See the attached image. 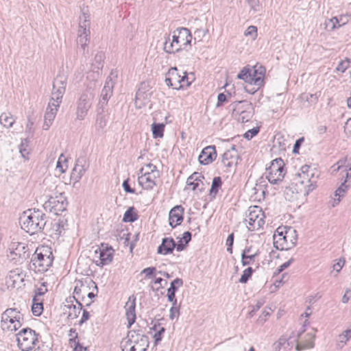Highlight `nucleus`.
I'll use <instances>...</instances> for the list:
<instances>
[{"label":"nucleus","instance_id":"f257e3e1","mask_svg":"<svg viewBox=\"0 0 351 351\" xmlns=\"http://www.w3.org/2000/svg\"><path fill=\"white\" fill-rule=\"evenodd\" d=\"M192 35L189 29L186 27L178 28L173 32L171 36L169 35L165 38L163 44V49L166 53H175L186 49L191 45Z\"/></svg>","mask_w":351,"mask_h":351},{"label":"nucleus","instance_id":"f03ea898","mask_svg":"<svg viewBox=\"0 0 351 351\" xmlns=\"http://www.w3.org/2000/svg\"><path fill=\"white\" fill-rule=\"evenodd\" d=\"M21 228L30 234L40 232L46 224V216L39 210L29 209L20 217Z\"/></svg>","mask_w":351,"mask_h":351},{"label":"nucleus","instance_id":"7ed1b4c3","mask_svg":"<svg viewBox=\"0 0 351 351\" xmlns=\"http://www.w3.org/2000/svg\"><path fill=\"white\" fill-rule=\"evenodd\" d=\"M274 245L280 250H288L293 247L297 243L296 230L291 228L285 230V227L276 229L274 236Z\"/></svg>","mask_w":351,"mask_h":351},{"label":"nucleus","instance_id":"20e7f679","mask_svg":"<svg viewBox=\"0 0 351 351\" xmlns=\"http://www.w3.org/2000/svg\"><path fill=\"white\" fill-rule=\"evenodd\" d=\"M317 170L310 165H303L300 171L295 174L296 184L304 185V191L308 193L315 188L316 179L318 178Z\"/></svg>","mask_w":351,"mask_h":351},{"label":"nucleus","instance_id":"39448f33","mask_svg":"<svg viewBox=\"0 0 351 351\" xmlns=\"http://www.w3.org/2000/svg\"><path fill=\"white\" fill-rule=\"evenodd\" d=\"M53 261L52 252L48 247L37 248L32 258V263L34 266V269H37L39 272L47 271L51 266Z\"/></svg>","mask_w":351,"mask_h":351},{"label":"nucleus","instance_id":"423d86ee","mask_svg":"<svg viewBox=\"0 0 351 351\" xmlns=\"http://www.w3.org/2000/svg\"><path fill=\"white\" fill-rule=\"evenodd\" d=\"M141 176H138V184L145 190H151L156 185V180L159 177V171L156 167L149 163L145 167L140 170Z\"/></svg>","mask_w":351,"mask_h":351},{"label":"nucleus","instance_id":"0eeeda50","mask_svg":"<svg viewBox=\"0 0 351 351\" xmlns=\"http://www.w3.org/2000/svg\"><path fill=\"white\" fill-rule=\"evenodd\" d=\"M265 216L264 212L258 206H250L248 208L246 218L247 228L250 231L258 230L265 224Z\"/></svg>","mask_w":351,"mask_h":351},{"label":"nucleus","instance_id":"6e6552de","mask_svg":"<svg viewBox=\"0 0 351 351\" xmlns=\"http://www.w3.org/2000/svg\"><path fill=\"white\" fill-rule=\"evenodd\" d=\"M284 161L280 158L273 160L267 169V178L270 184H278L281 182L285 175Z\"/></svg>","mask_w":351,"mask_h":351},{"label":"nucleus","instance_id":"1a4fd4ad","mask_svg":"<svg viewBox=\"0 0 351 351\" xmlns=\"http://www.w3.org/2000/svg\"><path fill=\"white\" fill-rule=\"evenodd\" d=\"M84 21H80L77 31V45L78 48L85 55L88 52V44L90 40V25L88 21V16L83 14Z\"/></svg>","mask_w":351,"mask_h":351},{"label":"nucleus","instance_id":"9d476101","mask_svg":"<svg viewBox=\"0 0 351 351\" xmlns=\"http://www.w3.org/2000/svg\"><path fill=\"white\" fill-rule=\"evenodd\" d=\"M37 341V335L31 328H23L17 334L18 346L22 351L32 350Z\"/></svg>","mask_w":351,"mask_h":351},{"label":"nucleus","instance_id":"9b49d317","mask_svg":"<svg viewBox=\"0 0 351 351\" xmlns=\"http://www.w3.org/2000/svg\"><path fill=\"white\" fill-rule=\"evenodd\" d=\"M94 95L90 89H86L80 96L77 101L76 118L78 120H84L88 111L91 107Z\"/></svg>","mask_w":351,"mask_h":351},{"label":"nucleus","instance_id":"f8f14e48","mask_svg":"<svg viewBox=\"0 0 351 351\" xmlns=\"http://www.w3.org/2000/svg\"><path fill=\"white\" fill-rule=\"evenodd\" d=\"M66 206V198L62 193H60L55 197H50L43 204L44 209L46 211L53 213L55 215H59V213L65 210Z\"/></svg>","mask_w":351,"mask_h":351},{"label":"nucleus","instance_id":"ddd939ff","mask_svg":"<svg viewBox=\"0 0 351 351\" xmlns=\"http://www.w3.org/2000/svg\"><path fill=\"white\" fill-rule=\"evenodd\" d=\"M66 80L64 77H58L53 84V89L50 101L56 103V106L62 103L63 95L65 93Z\"/></svg>","mask_w":351,"mask_h":351},{"label":"nucleus","instance_id":"4468645a","mask_svg":"<svg viewBox=\"0 0 351 351\" xmlns=\"http://www.w3.org/2000/svg\"><path fill=\"white\" fill-rule=\"evenodd\" d=\"M112 75L113 73H111L110 75L107 77L105 85L101 93V99L99 102V108L101 109V111L104 110L105 106L107 104L109 99L112 95V90L115 84V81L113 79ZM116 77L117 75L114 76V77Z\"/></svg>","mask_w":351,"mask_h":351},{"label":"nucleus","instance_id":"2eb2a0df","mask_svg":"<svg viewBox=\"0 0 351 351\" xmlns=\"http://www.w3.org/2000/svg\"><path fill=\"white\" fill-rule=\"evenodd\" d=\"M66 304L64 306V313L67 314V318L74 319L80 315L82 304L74 296L66 299Z\"/></svg>","mask_w":351,"mask_h":351},{"label":"nucleus","instance_id":"dca6fc26","mask_svg":"<svg viewBox=\"0 0 351 351\" xmlns=\"http://www.w3.org/2000/svg\"><path fill=\"white\" fill-rule=\"evenodd\" d=\"M151 94V92H149L145 84H141V86L136 93L134 100L135 107L137 109H141L145 106L149 102Z\"/></svg>","mask_w":351,"mask_h":351},{"label":"nucleus","instance_id":"f3484780","mask_svg":"<svg viewBox=\"0 0 351 351\" xmlns=\"http://www.w3.org/2000/svg\"><path fill=\"white\" fill-rule=\"evenodd\" d=\"M304 327V325L303 326L302 330L298 335V338L300 339V343H298L295 347L297 351L313 348L315 346V330L313 329V331L312 332H308L302 337V335L305 331Z\"/></svg>","mask_w":351,"mask_h":351},{"label":"nucleus","instance_id":"a211bd4d","mask_svg":"<svg viewBox=\"0 0 351 351\" xmlns=\"http://www.w3.org/2000/svg\"><path fill=\"white\" fill-rule=\"evenodd\" d=\"M181 75L178 73L176 67H171L167 72L165 82L168 86L173 87L176 89L182 88Z\"/></svg>","mask_w":351,"mask_h":351},{"label":"nucleus","instance_id":"6ab92c4d","mask_svg":"<svg viewBox=\"0 0 351 351\" xmlns=\"http://www.w3.org/2000/svg\"><path fill=\"white\" fill-rule=\"evenodd\" d=\"M21 315L16 308H8L1 315V328L7 330V326L12 325L15 319H21Z\"/></svg>","mask_w":351,"mask_h":351},{"label":"nucleus","instance_id":"aec40b11","mask_svg":"<svg viewBox=\"0 0 351 351\" xmlns=\"http://www.w3.org/2000/svg\"><path fill=\"white\" fill-rule=\"evenodd\" d=\"M113 252V249L108 247L96 250L95 256L99 258V263L98 261H96L97 265L102 267L109 264L112 260Z\"/></svg>","mask_w":351,"mask_h":351},{"label":"nucleus","instance_id":"412c9836","mask_svg":"<svg viewBox=\"0 0 351 351\" xmlns=\"http://www.w3.org/2000/svg\"><path fill=\"white\" fill-rule=\"evenodd\" d=\"M56 103L49 101L47 108L45 114V121L43 128L45 130L49 129L53 123V121L56 116L60 106H56Z\"/></svg>","mask_w":351,"mask_h":351},{"label":"nucleus","instance_id":"4be33fe9","mask_svg":"<svg viewBox=\"0 0 351 351\" xmlns=\"http://www.w3.org/2000/svg\"><path fill=\"white\" fill-rule=\"evenodd\" d=\"M136 297L132 295L129 297L125 305V315L127 317L128 327L130 328L136 320Z\"/></svg>","mask_w":351,"mask_h":351},{"label":"nucleus","instance_id":"5701e85b","mask_svg":"<svg viewBox=\"0 0 351 351\" xmlns=\"http://www.w3.org/2000/svg\"><path fill=\"white\" fill-rule=\"evenodd\" d=\"M131 341L137 348V351H146L149 346L148 337L135 331H131Z\"/></svg>","mask_w":351,"mask_h":351},{"label":"nucleus","instance_id":"b1692460","mask_svg":"<svg viewBox=\"0 0 351 351\" xmlns=\"http://www.w3.org/2000/svg\"><path fill=\"white\" fill-rule=\"evenodd\" d=\"M184 208L182 206H174L169 214V223L173 228L183 221Z\"/></svg>","mask_w":351,"mask_h":351},{"label":"nucleus","instance_id":"393cba45","mask_svg":"<svg viewBox=\"0 0 351 351\" xmlns=\"http://www.w3.org/2000/svg\"><path fill=\"white\" fill-rule=\"evenodd\" d=\"M217 152L215 147L209 145L203 149L198 157L199 162L202 165H208L215 160Z\"/></svg>","mask_w":351,"mask_h":351},{"label":"nucleus","instance_id":"a878e982","mask_svg":"<svg viewBox=\"0 0 351 351\" xmlns=\"http://www.w3.org/2000/svg\"><path fill=\"white\" fill-rule=\"evenodd\" d=\"M88 167L86 160L84 157L77 159L75 165L72 171L71 178L78 181L82 178Z\"/></svg>","mask_w":351,"mask_h":351},{"label":"nucleus","instance_id":"bb28decb","mask_svg":"<svg viewBox=\"0 0 351 351\" xmlns=\"http://www.w3.org/2000/svg\"><path fill=\"white\" fill-rule=\"evenodd\" d=\"M265 73V69L261 66H255L253 69H251L252 83L259 88L263 84V79Z\"/></svg>","mask_w":351,"mask_h":351},{"label":"nucleus","instance_id":"cd10ccee","mask_svg":"<svg viewBox=\"0 0 351 351\" xmlns=\"http://www.w3.org/2000/svg\"><path fill=\"white\" fill-rule=\"evenodd\" d=\"M104 54L102 52L97 53L94 58L93 62L92 63V77L93 80H97L99 75L100 71L102 69L104 66Z\"/></svg>","mask_w":351,"mask_h":351},{"label":"nucleus","instance_id":"c85d7f7f","mask_svg":"<svg viewBox=\"0 0 351 351\" xmlns=\"http://www.w3.org/2000/svg\"><path fill=\"white\" fill-rule=\"evenodd\" d=\"M239 160L237 151L226 150L222 156L221 162L224 167L231 168L237 165Z\"/></svg>","mask_w":351,"mask_h":351},{"label":"nucleus","instance_id":"c756f323","mask_svg":"<svg viewBox=\"0 0 351 351\" xmlns=\"http://www.w3.org/2000/svg\"><path fill=\"white\" fill-rule=\"evenodd\" d=\"M259 255V251H254L252 247H245L241 254V263L243 266L252 264L255 258Z\"/></svg>","mask_w":351,"mask_h":351},{"label":"nucleus","instance_id":"7c9ffc66","mask_svg":"<svg viewBox=\"0 0 351 351\" xmlns=\"http://www.w3.org/2000/svg\"><path fill=\"white\" fill-rule=\"evenodd\" d=\"M176 246V243L173 239L165 237L162 239V243L158 246L157 252L160 254L167 255L172 253Z\"/></svg>","mask_w":351,"mask_h":351},{"label":"nucleus","instance_id":"2f4dec72","mask_svg":"<svg viewBox=\"0 0 351 351\" xmlns=\"http://www.w3.org/2000/svg\"><path fill=\"white\" fill-rule=\"evenodd\" d=\"M183 280L181 278H177L171 282L170 287L167 289V298L171 302H177L176 299V292L178 289L182 287Z\"/></svg>","mask_w":351,"mask_h":351},{"label":"nucleus","instance_id":"473e14b6","mask_svg":"<svg viewBox=\"0 0 351 351\" xmlns=\"http://www.w3.org/2000/svg\"><path fill=\"white\" fill-rule=\"evenodd\" d=\"M348 187V185H347L346 184V182H344L341 183V184L337 189L334 194L335 197L331 203L332 207H335L337 205L339 204L341 199L346 195Z\"/></svg>","mask_w":351,"mask_h":351},{"label":"nucleus","instance_id":"72a5a7b5","mask_svg":"<svg viewBox=\"0 0 351 351\" xmlns=\"http://www.w3.org/2000/svg\"><path fill=\"white\" fill-rule=\"evenodd\" d=\"M289 338L287 335L281 336L277 341L274 343L275 351H280L281 350H291L292 346L290 345Z\"/></svg>","mask_w":351,"mask_h":351},{"label":"nucleus","instance_id":"f704fd0d","mask_svg":"<svg viewBox=\"0 0 351 351\" xmlns=\"http://www.w3.org/2000/svg\"><path fill=\"white\" fill-rule=\"evenodd\" d=\"M350 339L351 328H348L338 335L336 344L337 347L339 349L343 348Z\"/></svg>","mask_w":351,"mask_h":351},{"label":"nucleus","instance_id":"c9c22d12","mask_svg":"<svg viewBox=\"0 0 351 351\" xmlns=\"http://www.w3.org/2000/svg\"><path fill=\"white\" fill-rule=\"evenodd\" d=\"M341 19L342 16L340 17V19H339L337 16H334L331 19L326 20L324 22L325 29L328 31H333L337 28H339L346 23V22H343L341 24L340 23Z\"/></svg>","mask_w":351,"mask_h":351},{"label":"nucleus","instance_id":"e433bc0d","mask_svg":"<svg viewBox=\"0 0 351 351\" xmlns=\"http://www.w3.org/2000/svg\"><path fill=\"white\" fill-rule=\"evenodd\" d=\"M250 8V14H254L263 11V1L261 0H246Z\"/></svg>","mask_w":351,"mask_h":351},{"label":"nucleus","instance_id":"4c0bfd02","mask_svg":"<svg viewBox=\"0 0 351 351\" xmlns=\"http://www.w3.org/2000/svg\"><path fill=\"white\" fill-rule=\"evenodd\" d=\"M202 178L204 176L200 173L195 172L188 178L186 184L189 186H192V190L195 191L198 187L199 182H202Z\"/></svg>","mask_w":351,"mask_h":351},{"label":"nucleus","instance_id":"58836bf2","mask_svg":"<svg viewBox=\"0 0 351 351\" xmlns=\"http://www.w3.org/2000/svg\"><path fill=\"white\" fill-rule=\"evenodd\" d=\"M191 240V233L189 231L184 232L182 237L176 244V249L178 252H181L186 248V245Z\"/></svg>","mask_w":351,"mask_h":351},{"label":"nucleus","instance_id":"ea45409f","mask_svg":"<svg viewBox=\"0 0 351 351\" xmlns=\"http://www.w3.org/2000/svg\"><path fill=\"white\" fill-rule=\"evenodd\" d=\"M15 119L10 112H3L0 115V123L7 128L13 125Z\"/></svg>","mask_w":351,"mask_h":351},{"label":"nucleus","instance_id":"a19ab883","mask_svg":"<svg viewBox=\"0 0 351 351\" xmlns=\"http://www.w3.org/2000/svg\"><path fill=\"white\" fill-rule=\"evenodd\" d=\"M32 302H33L32 306V313L36 316L40 315L43 311V299L38 298H34Z\"/></svg>","mask_w":351,"mask_h":351},{"label":"nucleus","instance_id":"79ce46f5","mask_svg":"<svg viewBox=\"0 0 351 351\" xmlns=\"http://www.w3.org/2000/svg\"><path fill=\"white\" fill-rule=\"evenodd\" d=\"M221 178L219 176L215 177L212 182L211 188L210 189V195L215 197L219 192V189L221 187Z\"/></svg>","mask_w":351,"mask_h":351},{"label":"nucleus","instance_id":"37998d69","mask_svg":"<svg viewBox=\"0 0 351 351\" xmlns=\"http://www.w3.org/2000/svg\"><path fill=\"white\" fill-rule=\"evenodd\" d=\"M137 214L134 207H130L125 213L123 218L124 222H134L137 219Z\"/></svg>","mask_w":351,"mask_h":351},{"label":"nucleus","instance_id":"c03bdc74","mask_svg":"<svg viewBox=\"0 0 351 351\" xmlns=\"http://www.w3.org/2000/svg\"><path fill=\"white\" fill-rule=\"evenodd\" d=\"M251 69L248 67H244L240 73L238 74L237 77L240 80H244L245 82L251 84L252 83V77H251Z\"/></svg>","mask_w":351,"mask_h":351},{"label":"nucleus","instance_id":"a18cd8bd","mask_svg":"<svg viewBox=\"0 0 351 351\" xmlns=\"http://www.w3.org/2000/svg\"><path fill=\"white\" fill-rule=\"evenodd\" d=\"M165 125L162 123H153L152 125L154 138H161L163 136Z\"/></svg>","mask_w":351,"mask_h":351},{"label":"nucleus","instance_id":"49530a36","mask_svg":"<svg viewBox=\"0 0 351 351\" xmlns=\"http://www.w3.org/2000/svg\"><path fill=\"white\" fill-rule=\"evenodd\" d=\"M28 146H29V142L27 139H23L19 145V152H20L21 156L25 160H28L27 156L29 153V150H28Z\"/></svg>","mask_w":351,"mask_h":351},{"label":"nucleus","instance_id":"de8ad7c7","mask_svg":"<svg viewBox=\"0 0 351 351\" xmlns=\"http://www.w3.org/2000/svg\"><path fill=\"white\" fill-rule=\"evenodd\" d=\"M77 338V333H75V335L73 338H70L69 343L71 347L74 346L73 351H86V347L81 345L78 341H76V339Z\"/></svg>","mask_w":351,"mask_h":351},{"label":"nucleus","instance_id":"09e8293b","mask_svg":"<svg viewBox=\"0 0 351 351\" xmlns=\"http://www.w3.org/2000/svg\"><path fill=\"white\" fill-rule=\"evenodd\" d=\"M245 36H251L253 40H256L258 36V29L256 26L250 25L244 32Z\"/></svg>","mask_w":351,"mask_h":351},{"label":"nucleus","instance_id":"8fccbe9b","mask_svg":"<svg viewBox=\"0 0 351 351\" xmlns=\"http://www.w3.org/2000/svg\"><path fill=\"white\" fill-rule=\"evenodd\" d=\"M47 283L43 282L41 283L40 287H37L36 291V295L34 298H42V297L47 292Z\"/></svg>","mask_w":351,"mask_h":351},{"label":"nucleus","instance_id":"3c124183","mask_svg":"<svg viewBox=\"0 0 351 351\" xmlns=\"http://www.w3.org/2000/svg\"><path fill=\"white\" fill-rule=\"evenodd\" d=\"M253 272V269L252 267H248L245 269L243 274L241 275V278L239 279V282L241 283H246L250 278L252 276Z\"/></svg>","mask_w":351,"mask_h":351},{"label":"nucleus","instance_id":"603ef678","mask_svg":"<svg viewBox=\"0 0 351 351\" xmlns=\"http://www.w3.org/2000/svg\"><path fill=\"white\" fill-rule=\"evenodd\" d=\"M180 314V306L177 305V302H172V306L169 311V319L173 320L174 318L178 317Z\"/></svg>","mask_w":351,"mask_h":351},{"label":"nucleus","instance_id":"864d4df0","mask_svg":"<svg viewBox=\"0 0 351 351\" xmlns=\"http://www.w3.org/2000/svg\"><path fill=\"white\" fill-rule=\"evenodd\" d=\"M350 63V60L348 58L343 60H341L336 68L337 71L344 73L346 70L349 67Z\"/></svg>","mask_w":351,"mask_h":351},{"label":"nucleus","instance_id":"5fc2aeb1","mask_svg":"<svg viewBox=\"0 0 351 351\" xmlns=\"http://www.w3.org/2000/svg\"><path fill=\"white\" fill-rule=\"evenodd\" d=\"M208 32V28H202V27H199V28H197L196 30H195L194 32V34H195V39H196L197 38L199 40H202V38H204Z\"/></svg>","mask_w":351,"mask_h":351},{"label":"nucleus","instance_id":"6e6d98bb","mask_svg":"<svg viewBox=\"0 0 351 351\" xmlns=\"http://www.w3.org/2000/svg\"><path fill=\"white\" fill-rule=\"evenodd\" d=\"M345 265V258H340L338 260H337V262L333 265L332 267L333 269L336 271V272L338 274Z\"/></svg>","mask_w":351,"mask_h":351},{"label":"nucleus","instance_id":"4d7b16f0","mask_svg":"<svg viewBox=\"0 0 351 351\" xmlns=\"http://www.w3.org/2000/svg\"><path fill=\"white\" fill-rule=\"evenodd\" d=\"M293 261V258H290L288 261L284 263L283 264H282L280 266H279L276 271H275V274H278L280 273H281L284 269H285L286 268H287L290 265L291 263Z\"/></svg>","mask_w":351,"mask_h":351},{"label":"nucleus","instance_id":"13d9d810","mask_svg":"<svg viewBox=\"0 0 351 351\" xmlns=\"http://www.w3.org/2000/svg\"><path fill=\"white\" fill-rule=\"evenodd\" d=\"M21 319H15L12 325L7 326V330L10 331H16L21 326Z\"/></svg>","mask_w":351,"mask_h":351},{"label":"nucleus","instance_id":"bf43d9fd","mask_svg":"<svg viewBox=\"0 0 351 351\" xmlns=\"http://www.w3.org/2000/svg\"><path fill=\"white\" fill-rule=\"evenodd\" d=\"M233 242H234V234L232 233V234H229V236L228 237V238L226 239V245L228 246L227 251L229 252L230 253L232 252Z\"/></svg>","mask_w":351,"mask_h":351},{"label":"nucleus","instance_id":"052dcab7","mask_svg":"<svg viewBox=\"0 0 351 351\" xmlns=\"http://www.w3.org/2000/svg\"><path fill=\"white\" fill-rule=\"evenodd\" d=\"M259 132V129L258 128H254L251 130L247 131L245 134V137L247 139H250L256 136Z\"/></svg>","mask_w":351,"mask_h":351},{"label":"nucleus","instance_id":"680f3d73","mask_svg":"<svg viewBox=\"0 0 351 351\" xmlns=\"http://www.w3.org/2000/svg\"><path fill=\"white\" fill-rule=\"evenodd\" d=\"M263 304H264V302L262 300L257 301L256 304L252 306V309L249 313L251 317L254 316L255 313L261 308V307L263 305Z\"/></svg>","mask_w":351,"mask_h":351},{"label":"nucleus","instance_id":"e2e57ef3","mask_svg":"<svg viewBox=\"0 0 351 351\" xmlns=\"http://www.w3.org/2000/svg\"><path fill=\"white\" fill-rule=\"evenodd\" d=\"M165 329L164 327H161L160 330L154 335V338L156 343L160 341L162 339V335L165 332Z\"/></svg>","mask_w":351,"mask_h":351},{"label":"nucleus","instance_id":"0e129e2a","mask_svg":"<svg viewBox=\"0 0 351 351\" xmlns=\"http://www.w3.org/2000/svg\"><path fill=\"white\" fill-rule=\"evenodd\" d=\"M156 267H149L145 268L141 271V273L145 274V276L147 277H149L150 276H152L154 274V271H156Z\"/></svg>","mask_w":351,"mask_h":351},{"label":"nucleus","instance_id":"69168bd1","mask_svg":"<svg viewBox=\"0 0 351 351\" xmlns=\"http://www.w3.org/2000/svg\"><path fill=\"white\" fill-rule=\"evenodd\" d=\"M123 187L125 191L127 192V193H135L134 189H132L130 186V184H129V182H128V180H125L123 182Z\"/></svg>","mask_w":351,"mask_h":351},{"label":"nucleus","instance_id":"338daca9","mask_svg":"<svg viewBox=\"0 0 351 351\" xmlns=\"http://www.w3.org/2000/svg\"><path fill=\"white\" fill-rule=\"evenodd\" d=\"M304 141V138H300L299 139H298L295 144H294V146H293V153H298V149L300 148V147L301 146V144Z\"/></svg>","mask_w":351,"mask_h":351},{"label":"nucleus","instance_id":"774afa93","mask_svg":"<svg viewBox=\"0 0 351 351\" xmlns=\"http://www.w3.org/2000/svg\"><path fill=\"white\" fill-rule=\"evenodd\" d=\"M344 131L346 134L351 136V117L347 120L344 126Z\"/></svg>","mask_w":351,"mask_h":351}]
</instances>
